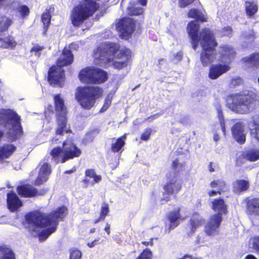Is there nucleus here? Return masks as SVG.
Returning <instances> with one entry per match:
<instances>
[{
  "label": "nucleus",
  "mask_w": 259,
  "mask_h": 259,
  "mask_svg": "<svg viewBox=\"0 0 259 259\" xmlns=\"http://www.w3.org/2000/svg\"><path fill=\"white\" fill-rule=\"evenodd\" d=\"M200 25L195 21H190L187 30L192 40L193 49L196 50L198 42L201 48L200 60L201 64L206 67L212 63L216 58L215 49L218 43L213 31L209 28H203L198 33Z\"/></svg>",
  "instance_id": "obj_1"
},
{
  "label": "nucleus",
  "mask_w": 259,
  "mask_h": 259,
  "mask_svg": "<svg viewBox=\"0 0 259 259\" xmlns=\"http://www.w3.org/2000/svg\"><path fill=\"white\" fill-rule=\"evenodd\" d=\"M68 212L67 207L62 205L49 213L33 210L27 213L25 220L29 225L35 228H44L53 225L57 227L59 221H62Z\"/></svg>",
  "instance_id": "obj_2"
},
{
  "label": "nucleus",
  "mask_w": 259,
  "mask_h": 259,
  "mask_svg": "<svg viewBox=\"0 0 259 259\" xmlns=\"http://www.w3.org/2000/svg\"><path fill=\"white\" fill-rule=\"evenodd\" d=\"M103 89L99 86H79L76 89L75 99L85 110H91L95 105L96 101L103 95Z\"/></svg>",
  "instance_id": "obj_3"
},
{
  "label": "nucleus",
  "mask_w": 259,
  "mask_h": 259,
  "mask_svg": "<svg viewBox=\"0 0 259 259\" xmlns=\"http://www.w3.org/2000/svg\"><path fill=\"white\" fill-rule=\"evenodd\" d=\"M82 151L72 140L66 139L62 143V147L53 148L50 155L52 160L56 163H65L67 161L78 158L81 155Z\"/></svg>",
  "instance_id": "obj_4"
},
{
  "label": "nucleus",
  "mask_w": 259,
  "mask_h": 259,
  "mask_svg": "<svg viewBox=\"0 0 259 259\" xmlns=\"http://www.w3.org/2000/svg\"><path fill=\"white\" fill-rule=\"evenodd\" d=\"M10 124L12 125V130L9 133V137L12 142H14L24 135L21 117L16 112L11 109L1 110L0 125L6 128Z\"/></svg>",
  "instance_id": "obj_5"
},
{
  "label": "nucleus",
  "mask_w": 259,
  "mask_h": 259,
  "mask_svg": "<svg viewBox=\"0 0 259 259\" xmlns=\"http://www.w3.org/2000/svg\"><path fill=\"white\" fill-rule=\"evenodd\" d=\"M257 95L252 91H245L236 94L233 103L230 105L232 110L240 114H246L256 108Z\"/></svg>",
  "instance_id": "obj_6"
},
{
  "label": "nucleus",
  "mask_w": 259,
  "mask_h": 259,
  "mask_svg": "<svg viewBox=\"0 0 259 259\" xmlns=\"http://www.w3.org/2000/svg\"><path fill=\"white\" fill-rule=\"evenodd\" d=\"M165 182L162 186V197L160 199L161 205L170 201L171 196L176 198L182 189V181L176 176H172V172H168L165 175Z\"/></svg>",
  "instance_id": "obj_7"
},
{
  "label": "nucleus",
  "mask_w": 259,
  "mask_h": 259,
  "mask_svg": "<svg viewBox=\"0 0 259 259\" xmlns=\"http://www.w3.org/2000/svg\"><path fill=\"white\" fill-rule=\"evenodd\" d=\"M66 79L65 71L62 68L56 65L50 67L48 71L47 80L53 88H62Z\"/></svg>",
  "instance_id": "obj_8"
},
{
  "label": "nucleus",
  "mask_w": 259,
  "mask_h": 259,
  "mask_svg": "<svg viewBox=\"0 0 259 259\" xmlns=\"http://www.w3.org/2000/svg\"><path fill=\"white\" fill-rule=\"evenodd\" d=\"M118 51L119 47L115 44H101L94 50L93 57L96 60L109 62V57L115 56Z\"/></svg>",
  "instance_id": "obj_9"
},
{
  "label": "nucleus",
  "mask_w": 259,
  "mask_h": 259,
  "mask_svg": "<svg viewBox=\"0 0 259 259\" xmlns=\"http://www.w3.org/2000/svg\"><path fill=\"white\" fill-rule=\"evenodd\" d=\"M223 221V217L220 213H214L209 219L204 226V231L208 236H214L219 232V228Z\"/></svg>",
  "instance_id": "obj_10"
},
{
  "label": "nucleus",
  "mask_w": 259,
  "mask_h": 259,
  "mask_svg": "<svg viewBox=\"0 0 259 259\" xmlns=\"http://www.w3.org/2000/svg\"><path fill=\"white\" fill-rule=\"evenodd\" d=\"M135 28L136 21L130 17H123L116 24L117 30L124 36H128L132 34L135 31Z\"/></svg>",
  "instance_id": "obj_11"
},
{
  "label": "nucleus",
  "mask_w": 259,
  "mask_h": 259,
  "mask_svg": "<svg viewBox=\"0 0 259 259\" xmlns=\"http://www.w3.org/2000/svg\"><path fill=\"white\" fill-rule=\"evenodd\" d=\"M181 210L180 207H177L166 215L165 218L168 224L167 228H165V231L168 233L177 228L180 224L181 222L184 220L181 213Z\"/></svg>",
  "instance_id": "obj_12"
},
{
  "label": "nucleus",
  "mask_w": 259,
  "mask_h": 259,
  "mask_svg": "<svg viewBox=\"0 0 259 259\" xmlns=\"http://www.w3.org/2000/svg\"><path fill=\"white\" fill-rule=\"evenodd\" d=\"M18 195L21 197L31 198L38 195H43L46 191L39 192L38 190L29 184L20 185L16 189Z\"/></svg>",
  "instance_id": "obj_13"
},
{
  "label": "nucleus",
  "mask_w": 259,
  "mask_h": 259,
  "mask_svg": "<svg viewBox=\"0 0 259 259\" xmlns=\"http://www.w3.org/2000/svg\"><path fill=\"white\" fill-rule=\"evenodd\" d=\"M219 54H220V61L228 64L235 59L236 55V52L234 49L228 45L220 46Z\"/></svg>",
  "instance_id": "obj_14"
},
{
  "label": "nucleus",
  "mask_w": 259,
  "mask_h": 259,
  "mask_svg": "<svg viewBox=\"0 0 259 259\" xmlns=\"http://www.w3.org/2000/svg\"><path fill=\"white\" fill-rule=\"evenodd\" d=\"M57 127L55 129L56 135L63 136L65 134L72 133L69 124L68 123L67 116L58 115L56 117Z\"/></svg>",
  "instance_id": "obj_15"
},
{
  "label": "nucleus",
  "mask_w": 259,
  "mask_h": 259,
  "mask_svg": "<svg viewBox=\"0 0 259 259\" xmlns=\"http://www.w3.org/2000/svg\"><path fill=\"white\" fill-rule=\"evenodd\" d=\"M102 180V176L97 175L94 169H87L84 172V178L81 182L83 184V188H87L90 184L93 186L96 183H98Z\"/></svg>",
  "instance_id": "obj_16"
},
{
  "label": "nucleus",
  "mask_w": 259,
  "mask_h": 259,
  "mask_svg": "<svg viewBox=\"0 0 259 259\" xmlns=\"http://www.w3.org/2000/svg\"><path fill=\"white\" fill-rule=\"evenodd\" d=\"M233 139L239 144H243L246 141V134L244 133V125L241 122L235 123L231 128Z\"/></svg>",
  "instance_id": "obj_17"
},
{
  "label": "nucleus",
  "mask_w": 259,
  "mask_h": 259,
  "mask_svg": "<svg viewBox=\"0 0 259 259\" xmlns=\"http://www.w3.org/2000/svg\"><path fill=\"white\" fill-rule=\"evenodd\" d=\"M230 69L227 64H212L209 68L208 77L211 79H217Z\"/></svg>",
  "instance_id": "obj_18"
},
{
  "label": "nucleus",
  "mask_w": 259,
  "mask_h": 259,
  "mask_svg": "<svg viewBox=\"0 0 259 259\" xmlns=\"http://www.w3.org/2000/svg\"><path fill=\"white\" fill-rule=\"evenodd\" d=\"M51 172V165L48 162H44L40 166L38 176L34 181V185L39 186L43 184L48 180Z\"/></svg>",
  "instance_id": "obj_19"
},
{
  "label": "nucleus",
  "mask_w": 259,
  "mask_h": 259,
  "mask_svg": "<svg viewBox=\"0 0 259 259\" xmlns=\"http://www.w3.org/2000/svg\"><path fill=\"white\" fill-rule=\"evenodd\" d=\"M7 204L9 209L14 212L23 205V203L14 191H10L7 194Z\"/></svg>",
  "instance_id": "obj_20"
},
{
  "label": "nucleus",
  "mask_w": 259,
  "mask_h": 259,
  "mask_svg": "<svg viewBox=\"0 0 259 259\" xmlns=\"http://www.w3.org/2000/svg\"><path fill=\"white\" fill-rule=\"evenodd\" d=\"M73 55L71 50L64 49L60 56L56 61V65L62 68L71 64L73 62Z\"/></svg>",
  "instance_id": "obj_21"
},
{
  "label": "nucleus",
  "mask_w": 259,
  "mask_h": 259,
  "mask_svg": "<svg viewBox=\"0 0 259 259\" xmlns=\"http://www.w3.org/2000/svg\"><path fill=\"white\" fill-rule=\"evenodd\" d=\"M94 67L87 66L81 69L78 77L79 80L84 84H93Z\"/></svg>",
  "instance_id": "obj_22"
},
{
  "label": "nucleus",
  "mask_w": 259,
  "mask_h": 259,
  "mask_svg": "<svg viewBox=\"0 0 259 259\" xmlns=\"http://www.w3.org/2000/svg\"><path fill=\"white\" fill-rule=\"evenodd\" d=\"M56 117L58 115L67 116L68 111L65 105L64 100L61 97L60 94H56L53 97Z\"/></svg>",
  "instance_id": "obj_23"
},
{
  "label": "nucleus",
  "mask_w": 259,
  "mask_h": 259,
  "mask_svg": "<svg viewBox=\"0 0 259 259\" xmlns=\"http://www.w3.org/2000/svg\"><path fill=\"white\" fill-rule=\"evenodd\" d=\"M16 146L13 144L5 143L0 146V161L9 158L16 151Z\"/></svg>",
  "instance_id": "obj_24"
},
{
  "label": "nucleus",
  "mask_w": 259,
  "mask_h": 259,
  "mask_svg": "<svg viewBox=\"0 0 259 259\" xmlns=\"http://www.w3.org/2000/svg\"><path fill=\"white\" fill-rule=\"evenodd\" d=\"M93 84H99L106 81L108 78L107 72L97 67H94Z\"/></svg>",
  "instance_id": "obj_25"
},
{
  "label": "nucleus",
  "mask_w": 259,
  "mask_h": 259,
  "mask_svg": "<svg viewBox=\"0 0 259 259\" xmlns=\"http://www.w3.org/2000/svg\"><path fill=\"white\" fill-rule=\"evenodd\" d=\"M211 208L218 211L217 213H220L222 217L223 214H226L228 213V206L225 203L224 199L219 197L215 198L212 201Z\"/></svg>",
  "instance_id": "obj_26"
},
{
  "label": "nucleus",
  "mask_w": 259,
  "mask_h": 259,
  "mask_svg": "<svg viewBox=\"0 0 259 259\" xmlns=\"http://www.w3.org/2000/svg\"><path fill=\"white\" fill-rule=\"evenodd\" d=\"M248 181L242 179L237 180L233 183V192L237 195L246 192L249 188Z\"/></svg>",
  "instance_id": "obj_27"
},
{
  "label": "nucleus",
  "mask_w": 259,
  "mask_h": 259,
  "mask_svg": "<svg viewBox=\"0 0 259 259\" xmlns=\"http://www.w3.org/2000/svg\"><path fill=\"white\" fill-rule=\"evenodd\" d=\"M204 222V219L198 212H194L189 220L191 232L194 233L197 228L202 226Z\"/></svg>",
  "instance_id": "obj_28"
},
{
  "label": "nucleus",
  "mask_w": 259,
  "mask_h": 259,
  "mask_svg": "<svg viewBox=\"0 0 259 259\" xmlns=\"http://www.w3.org/2000/svg\"><path fill=\"white\" fill-rule=\"evenodd\" d=\"M181 157H178L172 161L171 168L174 170V172H172V176H176L179 178L180 173L185 169L186 162H181Z\"/></svg>",
  "instance_id": "obj_29"
},
{
  "label": "nucleus",
  "mask_w": 259,
  "mask_h": 259,
  "mask_svg": "<svg viewBox=\"0 0 259 259\" xmlns=\"http://www.w3.org/2000/svg\"><path fill=\"white\" fill-rule=\"evenodd\" d=\"M250 124L252 127L250 130V134L256 141L259 142V114L252 116Z\"/></svg>",
  "instance_id": "obj_30"
},
{
  "label": "nucleus",
  "mask_w": 259,
  "mask_h": 259,
  "mask_svg": "<svg viewBox=\"0 0 259 259\" xmlns=\"http://www.w3.org/2000/svg\"><path fill=\"white\" fill-rule=\"evenodd\" d=\"M54 8L53 6H50L49 9H46L45 12L41 14V21L44 24L43 29L44 30V34H46L48 31L49 26L51 24V11H54Z\"/></svg>",
  "instance_id": "obj_31"
},
{
  "label": "nucleus",
  "mask_w": 259,
  "mask_h": 259,
  "mask_svg": "<svg viewBox=\"0 0 259 259\" xmlns=\"http://www.w3.org/2000/svg\"><path fill=\"white\" fill-rule=\"evenodd\" d=\"M243 62L249 67L257 68L259 66V53L255 52L242 59Z\"/></svg>",
  "instance_id": "obj_32"
},
{
  "label": "nucleus",
  "mask_w": 259,
  "mask_h": 259,
  "mask_svg": "<svg viewBox=\"0 0 259 259\" xmlns=\"http://www.w3.org/2000/svg\"><path fill=\"white\" fill-rule=\"evenodd\" d=\"M188 17L195 19L197 21L201 23L207 21V18L199 10L195 8L191 9L188 12Z\"/></svg>",
  "instance_id": "obj_33"
},
{
  "label": "nucleus",
  "mask_w": 259,
  "mask_h": 259,
  "mask_svg": "<svg viewBox=\"0 0 259 259\" xmlns=\"http://www.w3.org/2000/svg\"><path fill=\"white\" fill-rule=\"evenodd\" d=\"M246 208L250 213L259 215V198H252L247 200Z\"/></svg>",
  "instance_id": "obj_34"
},
{
  "label": "nucleus",
  "mask_w": 259,
  "mask_h": 259,
  "mask_svg": "<svg viewBox=\"0 0 259 259\" xmlns=\"http://www.w3.org/2000/svg\"><path fill=\"white\" fill-rule=\"evenodd\" d=\"M13 23V20L6 15L0 16V32H5L8 30Z\"/></svg>",
  "instance_id": "obj_35"
},
{
  "label": "nucleus",
  "mask_w": 259,
  "mask_h": 259,
  "mask_svg": "<svg viewBox=\"0 0 259 259\" xmlns=\"http://www.w3.org/2000/svg\"><path fill=\"white\" fill-rule=\"evenodd\" d=\"M245 10L246 15L252 17L258 11V6L256 4L249 1H246L245 3Z\"/></svg>",
  "instance_id": "obj_36"
},
{
  "label": "nucleus",
  "mask_w": 259,
  "mask_h": 259,
  "mask_svg": "<svg viewBox=\"0 0 259 259\" xmlns=\"http://www.w3.org/2000/svg\"><path fill=\"white\" fill-rule=\"evenodd\" d=\"M247 160L250 162H255L259 160V149L256 148H249L245 151Z\"/></svg>",
  "instance_id": "obj_37"
},
{
  "label": "nucleus",
  "mask_w": 259,
  "mask_h": 259,
  "mask_svg": "<svg viewBox=\"0 0 259 259\" xmlns=\"http://www.w3.org/2000/svg\"><path fill=\"white\" fill-rule=\"evenodd\" d=\"M210 186L212 188L218 187V189L223 193L226 192L227 190L226 182L222 179L212 181L210 183Z\"/></svg>",
  "instance_id": "obj_38"
},
{
  "label": "nucleus",
  "mask_w": 259,
  "mask_h": 259,
  "mask_svg": "<svg viewBox=\"0 0 259 259\" xmlns=\"http://www.w3.org/2000/svg\"><path fill=\"white\" fill-rule=\"evenodd\" d=\"M109 212V204L107 203L103 202L101 207L100 215L98 218L94 220V224H96L101 221H104L106 217L108 215Z\"/></svg>",
  "instance_id": "obj_39"
},
{
  "label": "nucleus",
  "mask_w": 259,
  "mask_h": 259,
  "mask_svg": "<svg viewBox=\"0 0 259 259\" xmlns=\"http://www.w3.org/2000/svg\"><path fill=\"white\" fill-rule=\"evenodd\" d=\"M56 229L57 227L52 225L51 227L41 230L37 234L39 241L45 240L52 233L55 232Z\"/></svg>",
  "instance_id": "obj_40"
},
{
  "label": "nucleus",
  "mask_w": 259,
  "mask_h": 259,
  "mask_svg": "<svg viewBox=\"0 0 259 259\" xmlns=\"http://www.w3.org/2000/svg\"><path fill=\"white\" fill-rule=\"evenodd\" d=\"M132 53L130 49L125 48L119 51L116 55V58L118 59H123L124 61H127V63L132 59Z\"/></svg>",
  "instance_id": "obj_41"
},
{
  "label": "nucleus",
  "mask_w": 259,
  "mask_h": 259,
  "mask_svg": "<svg viewBox=\"0 0 259 259\" xmlns=\"http://www.w3.org/2000/svg\"><path fill=\"white\" fill-rule=\"evenodd\" d=\"M125 138V136H122L118 138L115 143L111 144V150L112 152L114 153H117L122 149L125 144V141L124 140Z\"/></svg>",
  "instance_id": "obj_42"
},
{
  "label": "nucleus",
  "mask_w": 259,
  "mask_h": 259,
  "mask_svg": "<svg viewBox=\"0 0 259 259\" xmlns=\"http://www.w3.org/2000/svg\"><path fill=\"white\" fill-rule=\"evenodd\" d=\"M0 41L3 42L2 47L5 49L14 48L17 44L14 38L11 35L8 36L5 39L0 38Z\"/></svg>",
  "instance_id": "obj_43"
},
{
  "label": "nucleus",
  "mask_w": 259,
  "mask_h": 259,
  "mask_svg": "<svg viewBox=\"0 0 259 259\" xmlns=\"http://www.w3.org/2000/svg\"><path fill=\"white\" fill-rule=\"evenodd\" d=\"M135 259H153V252L150 248H146Z\"/></svg>",
  "instance_id": "obj_44"
},
{
  "label": "nucleus",
  "mask_w": 259,
  "mask_h": 259,
  "mask_svg": "<svg viewBox=\"0 0 259 259\" xmlns=\"http://www.w3.org/2000/svg\"><path fill=\"white\" fill-rule=\"evenodd\" d=\"M0 251L3 253L2 259H15L13 251L5 246H0Z\"/></svg>",
  "instance_id": "obj_45"
},
{
  "label": "nucleus",
  "mask_w": 259,
  "mask_h": 259,
  "mask_svg": "<svg viewBox=\"0 0 259 259\" xmlns=\"http://www.w3.org/2000/svg\"><path fill=\"white\" fill-rule=\"evenodd\" d=\"M127 14L130 16H139L144 12V9L141 7H128Z\"/></svg>",
  "instance_id": "obj_46"
},
{
  "label": "nucleus",
  "mask_w": 259,
  "mask_h": 259,
  "mask_svg": "<svg viewBox=\"0 0 259 259\" xmlns=\"http://www.w3.org/2000/svg\"><path fill=\"white\" fill-rule=\"evenodd\" d=\"M156 131L153 130L151 127L146 128L143 133L141 135L140 139L142 141H148L150 138L151 135H152L153 133H155Z\"/></svg>",
  "instance_id": "obj_47"
},
{
  "label": "nucleus",
  "mask_w": 259,
  "mask_h": 259,
  "mask_svg": "<svg viewBox=\"0 0 259 259\" xmlns=\"http://www.w3.org/2000/svg\"><path fill=\"white\" fill-rule=\"evenodd\" d=\"M45 47L44 46H40L36 44L33 46L30 49V52L32 55L39 57L41 55V52L45 49Z\"/></svg>",
  "instance_id": "obj_48"
},
{
  "label": "nucleus",
  "mask_w": 259,
  "mask_h": 259,
  "mask_svg": "<svg viewBox=\"0 0 259 259\" xmlns=\"http://www.w3.org/2000/svg\"><path fill=\"white\" fill-rule=\"evenodd\" d=\"M69 259H81L82 252L77 248H71L69 249Z\"/></svg>",
  "instance_id": "obj_49"
},
{
  "label": "nucleus",
  "mask_w": 259,
  "mask_h": 259,
  "mask_svg": "<svg viewBox=\"0 0 259 259\" xmlns=\"http://www.w3.org/2000/svg\"><path fill=\"white\" fill-rule=\"evenodd\" d=\"M246 154L245 151L243 152L236 158L235 160V165L236 166H241L245 163V160H247Z\"/></svg>",
  "instance_id": "obj_50"
},
{
  "label": "nucleus",
  "mask_w": 259,
  "mask_h": 259,
  "mask_svg": "<svg viewBox=\"0 0 259 259\" xmlns=\"http://www.w3.org/2000/svg\"><path fill=\"white\" fill-rule=\"evenodd\" d=\"M18 11L22 18H25L30 14V10L26 5H22L18 8Z\"/></svg>",
  "instance_id": "obj_51"
},
{
  "label": "nucleus",
  "mask_w": 259,
  "mask_h": 259,
  "mask_svg": "<svg viewBox=\"0 0 259 259\" xmlns=\"http://www.w3.org/2000/svg\"><path fill=\"white\" fill-rule=\"evenodd\" d=\"M243 82L242 79L240 77H236L232 78L231 79L230 83V87L231 88H235L236 87L240 86Z\"/></svg>",
  "instance_id": "obj_52"
},
{
  "label": "nucleus",
  "mask_w": 259,
  "mask_h": 259,
  "mask_svg": "<svg viewBox=\"0 0 259 259\" xmlns=\"http://www.w3.org/2000/svg\"><path fill=\"white\" fill-rule=\"evenodd\" d=\"M128 63L127 61H114L112 65L115 69L120 70L123 68L126 67Z\"/></svg>",
  "instance_id": "obj_53"
},
{
  "label": "nucleus",
  "mask_w": 259,
  "mask_h": 259,
  "mask_svg": "<svg viewBox=\"0 0 259 259\" xmlns=\"http://www.w3.org/2000/svg\"><path fill=\"white\" fill-rule=\"evenodd\" d=\"M183 58V53L182 51H179L174 55V57L170 59V61L177 64L182 60Z\"/></svg>",
  "instance_id": "obj_54"
},
{
  "label": "nucleus",
  "mask_w": 259,
  "mask_h": 259,
  "mask_svg": "<svg viewBox=\"0 0 259 259\" xmlns=\"http://www.w3.org/2000/svg\"><path fill=\"white\" fill-rule=\"evenodd\" d=\"M111 102H112L111 99H110L108 97L106 98L104 100V104L100 110V112L103 113L105 112L111 105Z\"/></svg>",
  "instance_id": "obj_55"
},
{
  "label": "nucleus",
  "mask_w": 259,
  "mask_h": 259,
  "mask_svg": "<svg viewBox=\"0 0 259 259\" xmlns=\"http://www.w3.org/2000/svg\"><path fill=\"white\" fill-rule=\"evenodd\" d=\"M194 0H178L179 7L184 8L194 2Z\"/></svg>",
  "instance_id": "obj_56"
},
{
  "label": "nucleus",
  "mask_w": 259,
  "mask_h": 259,
  "mask_svg": "<svg viewBox=\"0 0 259 259\" xmlns=\"http://www.w3.org/2000/svg\"><path fill=\"white\" fill-rule=\"evenodd\" d=\"M141 244L144 246H153V238H150L148 241H143L141 242Z\"/></svg>",
  "instance_id": "obj_57"
},
{
  "label": "nucleus",
  "mask_w": 259,
  "mask_h": 259,
  "mask_svg": "<svg viewBox=\"0 0 259 259\" xmlns=\"http://www.w3.org/2000/svg\"><path fill=\"white\" fill-rule=\"evenodd\" d=\"M217 116L220 122L225 121L222 110L220 108L217 109Z\"/></svg>",
  "instance_id": "obj_58"
},
{
  "label": "nucleus",
  "mask_w": 259,
  "mask_h": 259,
  "mask_svg": "<svg viewBox=\"0 0 259 259\" xmlns=\"http://www.w3.org/2000/svg\"><path fill=\"white\" fill-rule=\"evenodd\" d=\"M223 192L218 189L215 190H210L208 192V195L209 197L216 196L217 194L221 195Z\"/></svg>",
  "instance_id": "obj_59"
},
{
  "label": "nucleus",
  "mask_w": 259,
  "mask_h": 259,
  "mask_svg": "<svg viewBox=\"0 0 259 259\" xmlns=\"http://www.w3.org/2000/svg\"><path fill=\"white\" fill-rule=\"evenodd\" d=\"M99 240H100V238H97L95 239L92 242L88 243L87 245L89 247L92 248L98 244V242L99 241Z\"/></svg>",
  "instance_id": "obj_60"
},
{
  "label": "nucleus",
  "mask_w": 259,
  "mask_h": 259,
  "mask_svg": "<svg viewBox=\"0 0 259 259\" xmlns=\"http://www.w3.org/2000/svg\"><path fill=\"white\" fill-rule=\"evenodd\" d=\"M177 259H199V257H194L191 255L186 254L182 257L178 258Z\"/></svg>",
  "instance_id": "obj_61"
},
{
  "label": "nucleus",
  "mask_w": 259,
  "mask_h": 259,
  "mask_svg": "<svg viewBox=\"0 0 259 259\" xmlns=\"http://www.w3.org/2000/svg\"><path fill=\"white\" fill-rule=\"evenodd\" d=\"M105 231L107 233L108 235H110V225L108 223H106L105 228Z\"/></svg>",
  "instance_id": "obj_62"
},
{
  "label": "nucleus",
  "mask_w": 259,
  "mask_h": 259,
  "mask_svg": "<svg viewBox=\"0 0 259 259\" xmlns=\"http://www.w3.org/2000/svg\"><path fill=\"white\" fill-rule=\"evenodd\" d=\"M220 125L221 126V128L222 130V132L224 135H226V128H225V121H222L220 122Z\"/></svg>",
  "instance_id": "obj_63"
},
{
  "label": "nucleus",
  "mask_w": 259,
  "mask_h": 259,
  "mask_svg": "<svg viewBox=\"0 0 259 259\" xmlns=\"http://www.w3.org/2000/svg\"><path fill=\"white\" fill-rule=\"evenodd\" d=\"M159 113H156V114H155L154 115H151V116H149L148 117H147L146 120L151 121L152 120L154 119L156 117H157L159 116Z\"/></svg>",
  "instance_id": "obj_64"
}]
</instances>
